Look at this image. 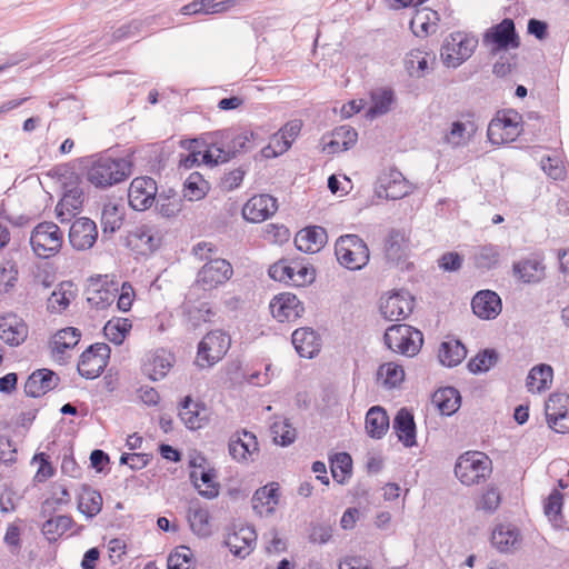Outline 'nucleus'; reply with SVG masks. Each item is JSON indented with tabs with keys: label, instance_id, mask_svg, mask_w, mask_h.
Listing matches in <instances>:
<instances>
[{
	"label": "nucleus",
	"instance_id": "ea45409f",
	"mask_svg": "<svg viewBox=\"0 0 569 569\" xmlns=\"http://www.w3.org/2000/svg\"><path fill=\"white\" fill-rule=\"evenodd\" d=\"M154 203L158 213L164 218L174 217L181 211V198L173 189L157 193Z\"/></svg>",
	"mask_w": 569,
	"mask_h": 569
},
{
	"label": "nucleus",
	"instance_id": "6ab92c4d",
	"mask_svg": "<svg viewBox=\"0 0 569 569\" xmlns=\"http://www.w3.org/2000/svg\"><path fill=\"white\" fill-rule=\"evenodd\" d=\"M257 542L256 530L250 526H242L228 533L224 543L237 557L246 558L254 549Z\"/></svg>",
	"mask_w": 569,
	"mask_h": 569
},
{
	"label": "nucleus",
	"instance_id": "e2e57ef3",
	"mask_svg": "<svg viewBox=\"0 0 569 569\" xmlns=\"http://www.w3.org/2000/svg\"><path fill=\"white\" fill-rule=\"evenodd\" d=\"M498 361V353L492 349H486L479 352L468 362V368L472 373L486 372Z\"/></svg>",
	"mask_w": 569,
	"mask_h": 569
},
{
	"label": "nucleus",
	"instance_id": "4be33fe9",
	"mask_svg": "<svg viewBox=\"0 0 569 569\" xmlns=\"http://www.w3.org/2000/svg\"><path fill=\"white\" fill-rule=\"evenodd\" d=\"M328 239L325 228L319 226L307 227L300 230L295 237V244L298 250L306 253L319 252Z\"/></svg>",
	"mask_w": 569,
	"mask_h": 569
},
{
	"label": "nucleus",
	"instance_id": "49530a36",
	"mask_svg": "<svg viewBox=\"0 0 569 569\" xmlns=\"http://www.w3.org/2000/svg\"><path fill=\"white\" fill-rule=\"evenodd\" d=\"M80 337V331L73 327L59 330L52 340V351L57 355H63L66 350L72 349L78 345Z\"/></svg>",
	"mask_w": 569,
	"mask_h": 569
},
{
	"label": "nucleus",
	"instance_id": "37998d69",
	"mask_svg": "<svg viewBox=\"0 0 569 569\" xmlns=\"http://www.w3.org/2000/svg\"><path fill=\"white\" fill-rule=\"evenodd\" d=\"M221 140H224L230 149L234 152V157L240 152H247L253 148L252 140L254 138L253 131H242L234 134L230 129L220 132Z\"/></svg>",
	"mask_w": 569,
	"mask_h": 569
},
{
	"label": "nucleus",
	"instance_id": "cd10ccee",
	"mask_svg": "<svg viewBox=\"0 0 569 569\" xmlns=\"http://www.w3.org/2000/svg\"><path fill=\"white\" fill-rule=\"evenodd\" d=\"M128 242L141 253H147L152 252L159 247L160 238L157 237L152 227L142 224L129 232Z\"/></svg>",
	"mask_w": 569,
	"mask_h": 569
},
{
	"label": "nucleus",
	"instance_id": "c85d7f7f",
	"mask_svg": "<svg viewBox=\"0 0 569 569\" xmlns=\"http://www.w3.org/2000/svg\"><path fill=\"white\" fill-rule=\"evenodd\" d=\"M392 428L398 435L399 440L406 447H412L416 443V425L413 416L407 409H400L393 419Z\"/></svg>",
	"mask_w": 569,
	"mask_h": 569
},
{
	"label": "nucleus",
	"instance_id": "c03bdc74",
	"mask_svg": "<svg viewBox=\"0 0 569 569\" xmlns=\"http://www.w3.org/2000/svg\"><path fill=\"white\" fill-rule=\"evenodd\" d=\"M435 56L421 50H412L406 58V68L411 76L422 77L430 70Z\"/></svg>",
	"mask_w": 569,
	"mask_h": 569
},
{
	"label": "nucleus",
	"instance_id": "4d7b16f0",
	"mask_svg": "<svg viewBox=\"0 0 569 569\" xmlns=\"http://www.w3.org/2000/svg\"><path fill=\"white\" fill-rule=\"evenodd\" d=\"M232 158H234V152L230 151L224 140L221 141V144L218 142L211 143L202 154L203 161L210 164L224 163Z\"/></svg>",
	"mask_w": 569,
	"mask_h": 569
},
{
	"label": "nucleus",
	"instance_id": "bb28decb",
	"mask_svg": "<svg viewBox=\"0 0 569 569\" xmlns=\"http://www.w3.org/2000/svg\"><path fill=\"white\" fill-rule=\"evenodd\" d=\"M292 345L303 358H313L320 350L317 332L311 328H299L292 333Z\"/></svg>",
	"mask_w": 569,
	"mask_h": 569
},
{
	"label": "nucleus",
	"instance_id": "e433bc0d",
	"mask_svg": "<svg viewBox=\"0 0 569 569\" xmlns=\"http://www.w3.org/2000/svg\"><path fill=\"white\" fill-rule=\"evenodd\" d=\"M466 356L467 349L460 340L449 339L440 345L438 357L443 366L456 367Z\"/></svg>",
	"mask_w": 569,
	"mask_h": 569
},
{
	"label": "nucleus",
	"instance_id": "f704fd0d",
	"mask_svg": "<svg viewBox=\"0 0 569 569\" xmlns=\"http://www.w3.org/2000/svg\"><path fill=\"white\" fill-rule=\"evenodd\" d=\"M513 272L525 283H536L545 277V266L537 259H526L513 264Z\"/></svg>",
	"mask_w": 569,
	"mask_h": 569
},
{
	"label": "nucleus",
	"instance_id": "412c9836",
	"mask_svg": "<svg viewBox=\"0 0 569 569\" xmlns=\"http://www.w3.org/2000/svg\"><path fill=\"white\" fill-rule=\"evenodd\" d=\"M473 313L486 320L495 319L501 312V299L491 290H481L471 301Z\"/></svg>",
	"mask_w": 569,
	"mask_h": 569
},
{
	"label": "nucleus",
	"instance_id": "f8f14e48",
	"mask_svg": "<svg viewBox=\"0 0 569 569\" xmlns=\"http://www.w3.org/2000/svg\"><path fill=\"white\" fill-rule=\"evenodd\" d=\"M520 119L518 112L510 111L501 118L492 119L488 126V139L493 144L511 142L519 136Z\"/></svg>",
	"mask_w": 569,
	"mask_h": 569
},
{
	"label": "nucleus",
	"instance_id": "a211bd4d",
	"mask_svg": "<svg viewBox=\"0 0 569 569\" xmlns=\"http://www.w3.org/2000/svg\"><path fill=\"white\" fill-rule=\"evenodd\" d=\"M278 209L277 199L270 194H258L249 199L242 208V216L250 222H261Z\"/></svg>",
	"mask_w": 569,
	"mask_h": 569
},
{
	"label": "nucleus",
	"instance_id": "de8ad7c7",
	"mask_svg": "<svg viewBox=\"0 0 569 569\" xmlns=\"http://www.w3.org/2000/svg\"><path fill=\"white\" fill-rule=\"evenodd\" d=\"M107 280L100 288L88 291L87 301L97 309H104L110 306L119 291L116 283L111 282L112 288L104 287Z\"/></svg>",
	"mask_w": 569,
	"mask_h": 569
},
{
	"label": "nucleus",
	"instance_id": "2eb2a0df",
	"mask_svg": "<svg viewBox=\"0 0 569 569\" xmlns=\"http://www.w3.org/2000/svg\"><path fill=\"white\" fill-rule=\"evenodd\" d=\"M272 317L280 322L295 321L305 311L303 305L292 293L284 292L276 296L270 302Z\"/></svg>",
	"mask_w": 569,
	"mask_h": 569
},
{
	"label": "nucleus",
	"instance_id": "20e7f679",
	"mask_svg": "<svg viewBox=\"0 0 569 569\" xmlns=\"http://www.w3.org/2000/svg\"><path fill=\"white\" fill-rule=\"evenodd\" d=\"M491 472V461L479 451H469L461 455L455 466L456 477L466 486L483 481Z\"/></svg>",
	"mask_w": 569,
	"mask_h": 569
},
{
	"label": "nucleus",
	"instance_id": "ddd939ff",
	"mask_svg": "<svg viewBox=\"0 0 569 569\" xmlns=\"http://www.w3.org/2000/svg\"><path fill=\"white\" fill-rule=\"evenodd\" d=\"M232 273V267L226 259L214 258L199 270L197 284L203 290H211L227 282Z\"/></svg>",
	"mask_w": 569,
	"mask_h": 569
},
{
	"label": "nucleus",
	"instance_id": "13d9d810",
	"mask_svg": "<svg viewBox=\"0 0 569 569\" xmlns=\"http://www.w3.org/2000/svg\"><path fill=\"white\" fill-rule=\"evenodd\" d=\"M270 429L276 443L281 446H289L296 440V429L291 426L288 419H280L274 421Z\"/></svg>",
	"mask_w": 569,
	"mask_h": 569
},
{
	"label": "nucleus",
	"instance_id": "473e14b6",
	"mask_svg": "<svg viewBox=\"0 0 569 569\" xmlns=\"http://www.w3.org/2000/svg\"><path fill=\"white\" fill-rule=\"evenodd\" d=\"M102 509V497L99 491L83 486L78 496V510L87 518L92 519Z\"/></svg>",
	"mask_w": 569,
	"mask_h": 569
},
{
	"label": "nucleus",
	"instance_id": "aec40b11",
	"mask_svg": "<svg viewBox=\"0 0 569 569\" xmlns=\"http://www.w3.org/2000/svg\"><path fill=\"white\" fill-rule=\"evenodd\" d=\"M173 363L174 356L171 352L158 349L147 356L142 370L151 380L158 381L168 375Z\"/></svg>",
	"mask_w": 569,
	"mask_h": 569
},
{
	"label": "nucleus",
	"instance_id": "5fc2aeb1",
	"mask_svg": "<svg viewBox=\"0 0 569 569\" xmlns=\"http://www.w3.org/2000/svg\"><path fill=\"white\" fill-rule=\"evenodd\" d=\"M122 217L123 214L117 204L112 202L106 203L101 212V224L103 233H113L120 229L122 224Z\"/></svg>",
	"mask_w": 569,
	"mask_h": 569
},
{
	"label": "nucleus",
	"instance_id": "a19ab883",
	"mask_svg": "<svg viewBox=\"0 0 569 569\" xmlns=\"http://www.w3.org/2000/svg\"><path fill=\"white\" fill-rule=\"evenodd\" d=\"M552 376L553 371L550 366H536L529 371L526 386L530 392H541L550 387Z\"/></svg>",
	"mask_w": 569,
	"mask_h": 569
},
{
	"label": "nucleus",
	"instance_id": "79ce46f5",
	"mask_svg": "<svg viewBox=\"0 0 569 569\" xmlns=\"http://www.w3.org/2000/svg\"><path fill=\"white\" fill-rule=\"evenodd\" d=\"M500 249L496 244H483L475 248L473 262L478 269L490 270L498 266Z\"/></svg>",
	"mask_w": 569,
	"mask_h": 569
},
{
	"label": "nucleus",
	"instance_id": "7ed1b4c3",
	"mask_svg": "<svg viewBox=\"0 0 569 569\" xmlns=\"http://www.w3.org/2000/svg\"><path fill=\"white\" fill-rule=\"evenodd\" d=\"M338 262L349 270H360L369 261V249L357 234L340 236L335 246Z\"/></svg>",
	"mask_w": 569,
	"mask_h": 569
},
{
	"label": "nucleus",
	"instance_id": "423d86ee",
	"mask_svg": "<svg viewBox=\"0 0 569 569\" xmlns=\"http://www.w3.org/2000/svg\"><path fill=\"white\" fill-rule=\"evenodd\" d=\"M412 191V183H410L397 169H389L381 172L375 187L376 196L387 200L402 199Z\"/></svg>",
	"mask_w": 569,
	"mask_h": 569
},
{
	"label": "nucleus",
	"instance_id": "7c9ffc66",
	"mask_svg": "<svg viewBox=\"0 0 569 569\" xmlns=\"http://www.w3.org/2000/svg\"><path fill=\"white\" fill-rule=\"evenodd\" d=\"M409 240L405 232L399 230L390 231L386 246V257L392 262H400L406 259L409 253Z\"/></svg>",
	"mask_w": 569,
	"mask_h": 569
},
{
	"label": "nucleus",
	"instance_id": "680f3d73",
	"mask_svg": "<svg viewBox=\"0 0 569 569\" xmlns=\"http://www.w3.org/2000/svg\"><path fill=\"white\" fill-rule=\"evenodd\" d=\"M207 181L199 173H191L184 182L183 197L190 201L200 200L206 196Z\"/></svg>",
	"mask_w": 569,
	"mask_h": 569
},
{
	"label": "nucleus",
	"instance_id": "bf43d9fd",
	"mask_svg": "<svg viewBox=\"0 0 569 569\" xmlns=\"http://www.w3.org/2000/svg\"><path fill=\"white\" fill-rule=\"evenodd\" d=\"M557 401L552 400L551 403H546L545 412L548 425L551 429L559 433H568L569 432V412L567 413H558L555 410Z\"/></svg>",
	"mask_w": 569,
	"mask_h": 569
},
{
	"label": "nucleus",
	"instance_id": "6e6d98bb",
	"mask_svg": "<svg viewBox=\"0 0 569 569\" xmlns=\"http://www.w3.org/2000/svg\"><path fill=\"white\" fill-rule=\"evenodd\" d=\"M209 519V511L204 508L190 509L188 515L191 530L200 537H207L210 535L211 529Z\"/></svg>",
	"mask_w": 569,
	"mask_h": 569
},
{
	"label": "nucleus",
	"instance_id": "f03ea898",
	"mask_svg": "<svg viewBox=\"0 0 569 569\" xmlns=\"http://www.w3.org/2000/svg\"><path fill=\"white\" fill-rule=\"evenodd\" d=\"M383 340L391 351L413 357L422 347L423 336L418 329L409 325L399 323L392 325L386 330Z\"/></svg>",
	"mask_w": 569,
	"mask_h": 569
},
{
	"label": "nucleus",
	"instance_id": "f257e3e1",
	"mask_svg": "<svg viewBox=\"0 0 569 569\" xmlns=\"http://www.w3.org/2000/svg\"><path fill=\"white\" fill-rule=\"evenodd\" d=\"M132 173V163L124 158L99 157L91 162L87 179L97 188H109L124 181Z\"/></svg>",
	"mask_w": 569,
	"mask_h": 569
},
{
	"label": "nucleus",
	"instance_id": "dca6fc26",
	"mask_svg": "<svg viewBox=\"0 0 569 569\" xmlns=\"http://www.w3.org/2000/svg\"><path fill=\"white\" fill-rule=\"evenodd\" d=\"M97 238V226L91 219L82 217L72 222L69 230V241L74 249H90L96 243Z\"/></svg>",
	"mask_w": 569,
	"mask_h": 569
},
{
	"label": "nucleus",
	"instance_id": "3c124183",
	"mask_svg": "<svg viewBox=\"0 0 569 569\" xmlns=\"http://www.w3.org/2000/svg\"><path fill=\"white\" fill-rule=\"evenodd\" d=\"M72 518L70 516H57L48 519L41 528L42 533L49 541H56L72 526Z\"/></svg>",
	"mask_w": 569,
	"mask_h": 569
},
{
	"label": "nucleus",
	"instance_id": "c9c22d12",
	"mask_svg": "<svg viewBox=\"0 0 569 569\" xmlns=\"http://www.w3.org/2000/svg\"><path fill=\"white\" fill-rule=\"evenodd\" d=\"M214 477V471L211 469L204 470L202 468L200 472L194 469L190 472V479L199 495L207 499L216 498L219 495V485L213 481Z\"/></svg>",
	"mask_w": 569,
	"mask_h": 569
},
{
	"label": "nucleus",
	"instance_id": "8fccbe9b",
	"mask_svg": "<svg viewBox=\"0 0 569 569\" xmlns=\"http://www.w3.org/2000/svg\"><path fill=\"white\" fill-rule=\"evenodd\" d=\"M278 488L271 486H264L258 489L252 497V508L256 512L262 515L264 507L267 511H272L273 506L278 503Z\"/></svg>",
	"mask_w": 569,
	"mask_h": 569
},
{
	"label": "nucleus",
	"instance_id": "f3484780",
	"mask_svg": "<svg viewBox=\"0 0 569 569\" xmlns=\"http://www.w3.org/2000/svg\"><path fill=\"white\" fill-rule=\"evenodd\" d=\"M182 321L188 330H197L203 323L210 322L216 316L210 305L204 301H192L189 298L181 306Z\"/></svg>",
	"mask_w": 569,
	"mask_h": 569
},
{
	"label": "nucleus",
	"instance_id": "9d476101",
	"mask_svg": "<svg viewBox=\"0 0 569 569\" xmlns=\"http://www.w3.org/2000/svg\"><path fill=\"white\" fill-rule=\"evenodd\" d=\"M478 46V38H447L440 57L449 68H457L469 59Z\"/></svg>",
	"mask_w": 569,
	"mask_h": 569
},
{
	"label": "nucleus",
	"instance_id": "1a4fd4ad",
	"mask_svg": "<svg viewBox=\"0 0 569 569\" xmlns=\"http://www.w3.org/2000/svg\"><path fill=\"white\" fill-rule=\"evenodd\" d=\"M110 348L106 343L90 346L80 356L78 372L86 379L99 377L108 365Z\"/></svg>",
	"mask_w": 569,
	"mask_h": 569
},
{
	"label": "nucleus",
	"instance_id": "9b49d317",
	"mask_svg": "<svg viewBox=\"0 0 569 569\" xmlns=\"http://www.w3.org/2000/svg\"><path fill=\"white\" fill-rule=\"evenodd\" d=\"M228 450L233 460L248 465L257 459L259 443L254 433L241 430L230 437Z\"/></svg>",
	"mask_w": 569,
	"mask_h": 569
},
{
	"label": "nucleus",
	"instance_id": "2f4dec72",
	"mask_svg": "<svg viewBox=\"0 0 569 569\" xmlns=\"http://www.w3.org/2000/svg\"><path fill=\"white\" fill-rule=\"evenodd\" d=\"M74 298V287L72 282L63 281L52 291L47 301V308L50 312L60 313L66 310Z\"/></svg>",
	"mask_w": 569,
	"mask_h": 569
},
{
	"label": "nucleus",
	"instance_id": "393cba45",
	"mask_svg": "<svg viewBox=\"0 0 569 569\" xmlns=\"http://www.w3.org/2000/svg\"><path fill=\"white\" fill-rule=\"evenodd\" d=\"M179 417L188 429L197 430L207 422V409L204 405L194 402L187 396L180 403Z\"/></svg>",
	"mask_w": 569,
	"mask_h": 569
},
{
	"label": "nucleus",
	"instance_id": "69168bd1",
	"mask_svg": "<svg viewBox=\"0 0 569 569\" xmlns=\"http://www.w3.org/2000/svg\"><path fill=\"white\" fill-rule=\"evenodd\" d=\"M483 42L492 54H500L520 46L519 38H483Z\"/></svg>",
	"mask_w": 569,
	"mask_h": 569
},
{
	"label": "nucleus",
	"instance_id": "72a5a7b5",
	"mask_svg": "<svg viewBox=\"0 0 569 569\" xmlns=\"http://www.w3.org/2000/svg\"><path fill=\"white\" fill-rule=\"evenodd\" d=\"M389 428V417L383 408L376 406L366 415L367 433L375 439H380Z\"/></svg>",
	"mask_w": 569,
	"mask_h": 569
},
{
	"label": "nucleus",
	"instance_id": "a878e982",
	"mask_svg": "<svg viewBox=\"0 0 569 569\" xmlns=\"http://www.w3.org/2000/svg\"><path fill=\"white\" fill-rule=\"evenodd\" d=\"M28 336V327L14 315L0 319V338L10 346L21 345Z\"/></svg>",
	"mask_w": 569,
	"mask_h": 569
},
{
	"label": "nucleus",
	"instance_id": "4c0bfd02",
	"mask_svg": "<svg viewBox=\"0 0 569 569\" xmlns=\"http://www.w3.org/2000/svg\"><path fill=\"white\" fill-rule=\"evenodd\" d=\"M432 403L439 409L441 415L450 416L459 409L460 395L452 387L441 388L433 393Z\"/></svg>",
	"mask_w": 569,
	"mask_h": 569
},
{
	"label": "nucleus",
	"instance_id": "09e8293b",
	"mask_svg": "<svg viewBox=\"0 0 569 569\" xmlns=\"http://www.w3.org/2000/svg\"><path fill=\"white\" fill-rule=\"evenodd\" d=\"M131 327L132 325L129 319L113 318L104 325L103 332L110 342L119 346L123 342Z\"/></svg>",
	"mask_w": 569,
	"mask_h": 569
},
{
	"label": "nucleus",
	"instance_id": "4468645a",
	"mask_svg": "<svg viewBox=\"0 0 569 569\" xmlns=\"http://www.w3.org/2000/svg\"><path fill=\"white\" fill-rule=\"evenodd\" d=\"M413 310V297L405 290L396 291L381 300L380 312L390 321L408 317Z\"/></svg>",
	"mask_w": 569,
	"mask_h": 569
},
{
	"label": "nucleus",
	"instance_id": "774afa93",
	"mask_svg": "<svg viewBox=\"0 0 569 569\" xmlns=\"http://www.w3.org/2000/svg\"><path fill=\"white\" fill-rule=\"evenodd\" d=\"M293 269L295 267L286 264L282 261H279L269 268V276L277 281L292 284Z\"/></svg>",
	"mask_w": 569,
	"mask_h": 569
},
{
	"label": "nucleus",
	"instance_id": "a18cd8bd",
	"mask_svg": "<svg viewBox=\"0 0 569 569\" xmlns=\"http://www.w3.org/2000/svg\"><path fill=\"white\" fill-rule=\"evenodd\" d=\"M358 133L350 126H340L332 132V139L328 147L333 151H346L350 149L357 141Z\"/></svg>",
	"mask_w": 569,
	"mask_h": 569
},
{
	"label": "nucleus",
	"instance_id": "58836bf2",
	"mask_svg": "<svg viewBox=\"0 0 569 569\" xmlns=\"http://www.w3.org/2000/svg\"><path fill=\"white\" fill-rule=\"evenodd\" d=\"M395 102V93L390 88H378L371 91V106L367 116L371 119L386 114Z\"/></svg>",
	"mask_w": 569,
	"mask_h": 569
},
{
	"label": "nucleus",
	"instance_id": "39448f33",
	"mask_svg": "<svg viewBox=\"0 0 569 569\" xmlns=\"http://www.w3.org/2000/svg\"><path fill=\"white\" fill-rule=\"evenodd\" d=\"M63 234L53 222H41L34 227L30 237V244L40 258L54 256L62 246Z\"/></svg>",
	"mask_w": 569,
	"mask_h": 569
},
{
	"label": "nucleus",
	"instance_id": "6e6552de",
	"mask_svg": "<svg viewBox=\"0 0 569 569\" xmlns=\"http://www.w3.org/2000/svg\"><path fill=\"white\" fill-rule=\"evenodd\" d=\"M157 193L158 186L151 177H137L128 189L129 206L136 211H146L154 204Z\"/></svg>",
	"mask_w": 569,
	"mask_h": 569
},
{
	"label": "nucleus",
	"instance_id": "052dcab7",
	"mask_svg": "<svg viewBox=\"0 0 569 569\" xmlns=\"http://www.w3.org/2000/svg\"><path fill=\"white\" fill-rule=\"evenodd\" d=\"M156 22V17H147L144 19H133L130 22L122 24L119 29L118 36H134L137 33H154L152 26Z\"/></svg>",
	"mask_w": 569,
	"mask_h": 569
},
{
	"label": "nucleus",
	"instance_id": "5701e85b",
	"mask_svg": "<svg viewBox=\"0 0 569 569\" xmlns=\"http://www.w3.org/2000/svg\"><path fill=\"white\" fill-rule=\"evenodd\" d=\"M59 378L49 369H39L32 372L24 383V392L29 397L38 398L56 388Z\"/></svg>",
	"mask_w": 569,
	"mask_h": 569
},
{
	"label": "nucleus",
	"instance_id": "864d4df0",
	"mask_svg": "<svg viewBox=\"0 0 569 569\" xmlns=\"http://www.w3.org/2000/svg\"><path fill=\"white\" fill-rule=\"evenodd\" d=\"M168 569H194L192 550L187 546L177 547L168 557Z\"/></svg>",
	"mask_w": 569,
	"mask_h": 569
},
{
	"label": "nucleus",
	"instance_id": "603ef678",
	"mask_svg": "<svg viewBox=\"0 0 569 569\" xmlns=\"http://www.w3.org/2000/svg\"><path fill=\"white\" fill-rule=\"evenodd\" d=\"M377 379L381 380L386 387L395 388L403 381L405 370L396 362H387L379 367Z\"/></svg>",
	"mask_w": 569,
	"mask_h": 569
},
{
	"label": "nucleus",
	"instance_id": "0eeeda50",
	"mask_svg": "<svg viewBox=\"0 0 569 569\" xmlns=\"http://www.w3.org/2000/svg\"><path fill=\"white\" fill-rule=\"evenodd\" d=\"M230 338L221 331H211L200 341L197 363L201 368L211 367L228 351Z\"/></svg>",
	"mask_w": 569,
	"mask_h": 569
},
{
	"label": "nucleus",
	"instance_id": "b1692460",
	"mask_svg": "<svg viewBox=\"0 0 569 569\" xmlns=\"http://www.w3.org/2000/svg\"><path fill=\"white\" fill-rule=\"evenodd\" d=\"M521 542L519 529L511 525H498L491 535L492 546L500 552H512Z\"/></svg>",
	"mask_w": 569,
	"mask_h": 569
},
{
	"label": "nucleus",
	"instance_id": "c756f323",
	"mask_svg": "<svg viewBox=\"0 0 569 569\" xmlns=\"http://www.w3.org/2000/svg\"><path fill=\"white\" fill-rule=\"evenodd\" d=\"M477 127L472 121H455L443 136V141L452 148L466 146L476 133Z\"/></svg>",
	"mask_w": 569,
	"mask_h": 569
},
{
	"label": "nucleus",
	"instance_id": "0e129e2a",
	"mask_svg": "<svg viewBox=\"0 0 569 569\" xmlns=\"http://www.w3.org/2000/svg\"><path fill=\"white\" fill-rule=\"evenodd\" d=\"M352 460L349 453L340 452L331 460L332 478L338 482H343L347 475L351 472Z\"/></svg>",
	"mask_w": 569,
	"mask_h": 569
},
{
	"label": "nucleus",
	"instance_id": "338daca9",
	"mask_svg": "<svg viewBox=\"0 0 569 569\" xmlns=\"http://www.w3.org/2000/svg\"><path fill=\"white\" fill-rule=\"evenodd\" d=\"M309 541L312 543L325 545L332 537V527L329 523H311L309 531Z\"/></svg>",
	"mask_w": 569,
	"mask_h": 569
}]
</instances>
